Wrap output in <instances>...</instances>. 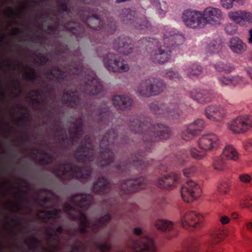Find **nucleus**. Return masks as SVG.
Masks as SVG:
<instances>
[{"label":"nucleus","instance_id":"1","mask_svg":"<svg viewBox=\"0 0 252 252\" xmlns=\"http://www.w3.org/2000/svg\"><path fill=\"white\" fill-rule=\"evenodd\" d=\"M128 126L130 129L140 135L145 145V151H141L132 155L128 162H116V170L120 174H128L131 166L138 170H142L148 166L153 160H148L144 158L146 151L151 149L154 142L158 139H165L170 135L171 130L167 126L160 124L153 125L149 118L133 117L130 118Z\"/></svg>","mask_w":252,"mask_h":252},{"label":"nucleus","instance_id":"2","mask_svg":"<svg viewBox=\"0 0 252 252\" xmlns=\"http://www.w3.org/2000/svg\"><path fill=\"white\" fill-rule=\"evenodd\" d=\"M118 136L115 129L106 133L100 143V152L96 153L92 139L85 136L78 147L75 154L76 160L85 165L94 161L98 166L104 167L109 165L114 160V154L112 151L111 145L118 143Z\"/></svg>","mask_w":252,"mask_h":252},{"label":"nucleus","instance_id":"3","mask_svg":"<svg viewBox=\"0 0 252 252\" xmlns=\"http://www.w3.org/2000/svg\"><path fill=\"white\" fill-rule=\"evenodd\" d=\"M163 40L164 45H161L159 41L154 38H143L142 42L146 44L149 49L151 59L155 63L160 64L168 62L171 56L172 50L178 45L182 44L184 41V36L176 31H166L164 33Z\"/></svg>","mask_w":252,"mask_h":252},{"label":"nucleus","instance_id":"4","mask_svg":"<svg viewBox=\"0 0 252 252\" xmlns=\"http://www.w3.org/2000/svg\"><path fill=\"white\" fill-rule=\"evenodd\" d=\"M54 174L61 181L64 180L65 176L72 179H87L92 174V170L87 165L80 166L64 162L60 165V167L54 171Z\"/></svg>","mask_w":252,"mask_h":252},{"label":"nucleus","instance_id":"5","mask_svg":"<svg viewBox=\"0 0 252 252\" xmlns=\"http://www.w3.org/2000/svg\"><path fill=\"white\" fill-rule=\"evenodd\" d=\"M166 85L160 79L151 77L143 80L137 89L142 96L149 97L158 95L164 91Z\"/></svg>","mask_w":252,"mask_h":252},{"label":"nucleus","instance_id":"6","mask_svg":"<svg viewBox=\"0 0 252 252\" xmlns=\"http://www.w3.org/2000/svg\"><path fill=\"white\" fill-rule=\"evenodd\" d=\"M70 216L72 220H79L80 226L90 229L93 233H96L101 226H105L111 219V216L109 214H107L102 217L95 219L91 223L85 212L80 210H79V214H70Z\"/></svg>","mask_w":252,"mask_h":252},{"label":"nucleus","instance_id":"7","mask_svg":"<svg viewBox=\"0 0 252 252\" xmlns=\"http://www.w3.org/2000/svg\"><path fill=\"white\" fill-rule=\"evenodd\" d=\"M133 233L140 236L139 240H133L129 244L132 252H156L153 240L148 235L143 233L142 230L137 227L133 229Z\"/></svg>","mask_w":252,"mask_h":252},{"label":"nucleus","instance_id":"8","mask_svg":"<svg viewBox=\"0 0 252 252\" xmlns=\"http://www.w3.org/2000/svg\"><path fill=\"white\" fill-rule=\"evenodd\" d=\"M103 63L109 72H124L129 69V65L125 60L111 53H108L103 56Z\"/></svg>","mask_w":252,"mask_h":252},{"label":"nucleus","instance_id":"9","mask_svg":"<svg viewBox=\"0 0 252 252\" xmlns=\"http://www.w3.org/2000/svg\"><path fill=\"white\" fill-rule=\"evenodd\" d=\"M136 12L129 8L123 9L120 14V18L124 23L132 25L137 29H149L151 25L147 18L144 16L135 17Z\"/></svg>","mask_w":252,"mask_h":252},{"label":"nucleus","instance_id":"10","mask_svg":"<svg viewBox=\"0 0 252 252\" xmlns=\"http://www.w3.org/2000/svg\"><path fill=\"white\" fill-rule=\"evenodd\" d=\"M94 200L93 196L90 193L83 194L78 193L73 195L72 197V202L78 208H76L75 206L69 203H66L65 204V209L68 213L69 218L70 219L71 212H76L79 214V210L82 211V209L86 208H88L90 207Z\"/></svg>","mask_w":252,"mask_h":252},{"label":"nucleus","instance_id":"11","mask_svg":"<svg viewBox=\"0 0 252 252\" xmlns=\"http://www.w3.org/2000/svg\"><path fill=\"white\" fill-rule=\"evenodd\" d=\"M202 190L196 182L188 180L181 188V195L186 202H191L201 196Z\"/></svg>","mask_w":252,"mask_h":252},{"label":"nucleus","instance_id":"12","mask_svg":"<svg viewBox=\"0 0 252 252\" xmlns=\"http://www.w3.org/2000/svg\"><path fill=\"white\" fill-rule=\"evenodd\" d=\"M185 25L191 29L201 28L205 26L203 13L196 10H186L182 17Z\"/></svg>","mask_w":252,"mask_h":252},{"label":"nucleus","instance_id":"13","mask_svg":"<svg viewBox=\"0 0 252 252\" xmlns=\"http://www.w3.org/2000/svg\"><path fill=\"white\" fill-rule=\"evenodd\" d=\"M171 104L169 107L166 105L158 102H154L150 104L151 110L156 115L160 117H165L172 119H178L181 114L179 109Z\"/></svg>","mask_w":252,"mask_h":252},{"label":"nucleus","instance_id":"14","mask_svg":"<svg viewBox=\"0 0 252 252\" xmlns=\"http://www.w3.org/2000/svg\"><path fill=\"white\" fill-rule=\"evenodd\" d=\"M69 66L72 68L73 70L71 68H67L62 70L59 66H55L48 70L47 74L52 76L58 82H60L66 80V73L69 75H76L82 70L83 65L80 63H71Z\"/></svg>","mask_w":252,"mask_h":252},{"label":"nucleus","instance_id":"15","mask_svg":"<svg viewBox=\"0 0 252 252\" xmlns=\"http://www.w3.org/2000/svg\"><path fill=\"white\" fill-rule=\"evenodd\" d=\"M252 127V116L241 115L235 118L228 124V128L232 133H244Z\"/></svg>","mask_w":252,"mask_h":252},{"label":"nucleus","instance_id":"16","mask_svg":"<svg viewBox=\"0 0 252 252\" xmlns=\"http://www.w3.org/2000/svg\"><path fill=\"white\" fill-rule=\"evenodd\" d=\"M148 183L149 180L143 177L128 179L120 182V190L123 193L128 194L146 188Z\"/></svg>","mask_w":252,"mask_h":252},{"label":"nucleus","instance_id":"17","mask_svg":"<svg viewBox=\"0 0 252 252\" xmlns=\"http://www.w3.org/2000/svg\"><path fill=\"white\" fill-rule=\"evenodd\" d=\"M88 74L84 78V92L90 95H96L102 90L101 82L94 71L88 70Z\"/></svg>","mask_w":252,"mask_h":252},{"label":"nucleus","instance_id":"18","mask_svg":"<svg viewBox=\"0 0 252 252\" xmlns=\"http://www.w3.org/2000/svg\"><path fill=\"white\" fill-rule=\"evenodd\" d=\"M204 126V120L200 119L186 125L182 133V139L186 141L193 139L202 131Z\"/></svg>","mask_w":252,"mask_h":252},{"label":"nucleus","instance_id":"19","mask_svg":"<svg viewBox=\"0 0 252 252\" xmlns=\"http://www.w3.org/2000/svg\"><path fill=\"white\" fill-rule=\"evenodd\" d=\"M198 143L200 149L208 151L219 147L220 141L218 136L214 133L207 132L200 136Z\"/></svg>","mask_w":252,"mask_h":252},{"label":"nucleus","instance_id":"20","mask_svg":"<svg viewBox=\"0 0 252 252\" xmlns=\"http://www.w3.org/2000/svg\"><path fill=\"white\" fill-rule=\"evenodd\" d=\"M203 220V216L193 211H187L181 216V224L186 229L196 228Z\"/></svg>","mask_w":252,"mask_h":252},{"label":"nucleus","instance_id":"21","mask_svg":"<svg viewBox=\"0 0 252 252\" xmlns=\"http://www.w3.org/2000/svg\"><path fill=\"white\" fill-rule=\"evenodd\" d=\"M64 28L74 35L78 41H81L83 38L89 39L90 41L92 40L90 34H87V32L83 27L80 23L73 20L65 22L64 24Z\"/></svg>","mask_w":252,"mask_h":252},{"label":"nucleus","instance_id":"22","mask_svg":"<svg viewBox=\"0 0 252 252\" xmlns=\"http://www.w3.org/2000/svg\"><path fill=\"white\" fill-rule=\"evenodd\" d=\"M180 175L171 172L162 176L156 182V185L159 188L166 189H173L179 182Z\"/></svg>","mask_w":252,"mask_h":252},{"label":"nucleus","instance_id":"23","mask_svg":"<svg viewBox=\"0 0 252 252\" xmlns=\"http://www.w3.org/2000/svg\"><path fill=\"white\" fill-rule=\"evenodd\" d=\"M131 42L132 40L129 37L122 35L114 40L113 48L122 54L128 55L133 51Z\"/></svg>","mask_w":252,"mask_h":252},{"label":"nucleus","instance_id":"24","mask_svg":"<svg viewBox=\"0 0 252 252\" xmlns=\"http://www.w3.org/2000/svg\"><path fill=\"white\" fill-rule=\"evenodd\" d=\"M203 15L207 24H219L222 19V14L220 9L213 7H208L203 11Z\"/></svg>","mask_w":252,"mask_h":252},{"label":"nucleus","instance_id":"25","mask_svg":"<svg viewBox=\"0 0 252 252\" xmlns=\"http://www.w3.org/2000/svg\"><path fill=\"white\" fill-rule=\"evenodd\" d=\"M229 18L241 26L252 23V13L246 11L238 10L228 13Z\"/></svg>","mask_w":252,"mask_h":252},{"label":"nucleus","instance_id":"26","mask_svg":"<svg viewBox=\"0 0 252 252\" xmlns=\"http://www.w3.org/2000/svg\"><path fill=\"white\" fill-rule=\"evenodd\" d=\"M189 97L199 103H206L213 100V94L207 90L193 89L189 92Z\"/></svg>","mask_w":252,"mask_h":252},{"label":"nucleus","instance_id":"27","mask_svg":"<svg viewBox=\"0 0 252 252\" xmlns=\"http://www.w3.org/2000/svg\"><path fill=\"white\" fill-rule=\"evenodd\" d=\"M218 80L221 85L232 87L237 85L242 86L246 84L245 79L239 75H220L218 77Z\"/></svg>","mask_w":252,"mask_h":252},{"label":"nucleus","instance_id":"28","mask_svg":"<svg viewBox=\"0 0 252 252\" xmlns=\"http://www.w3.org/2000/svg\"><path fill=\"white\" fill-rule=\"evenodd\" d=\"M77 14L80 16L81 20L87 27L93 30H98L103 25L102 22L96 15H82L80 12H78Z\"/></svg>","mask_w":252,"mask_h":252},{"label":"nucleus","instance_id":"29","mask_svg":"<svg viewBox=\"0 0 252 252\" xmlns=\"http://www.w3.org/2000/svg\"><path fill=\"white\" fill-rule=\"evenodd\" d=\"M81 99L76 90L66 91L63 93L62 98L63 103L72 107L79 106Z\"/></svg>","mask_w":252,"mask_h":252},{"label":"nucleus","instance_id":"30","mask_svg":"<svg viewBox=\"0 0 252 252\" xmlns=\"http://www.w3.org/2000/svg\"><path fill=\"white\" fill-rule=\"evenodd\" d=\"M110 190V183L105 177H99L93 184V191L96 194L102 195L108 193Z\"/></svg>","mask_w":252,"mask_h":252},{"label":"nucleus","instance_id":"31","mask_svg":"<svg viewBox=\"0 0 252 252\" xmlns=\"http://www.w3.org/2000/svg\"><path fill=\"white\" fill-rule=\"evenodd\" d=\"M228 45L232 52L237 54H243L247 49L246 44L237 37H232L228 41Z\"/></svg>","mask_w":252,"mask_h":252},{"label":"nucleus","instance_id":"32","mask_svg":"<svg viewBox=\"0 0 252 252\" xmlns=\"http://www.w3.org/2000/svg\"><path fill=\"white\" fill-rule=\"evenodd\" d=\"M112 101L116 107L122 110L129 108L132 104V100L128 96L124 95L114 96Z\"/></svg>","mask_w":252,"mask_h":252},{"label":"nucleus","instance_id":"33","mask_svg":"<svg viewBox=\"0 0 252 252\" xmlns=\"http://www.w3.org/2000/svg\"><path fill=\"white\" fill-rule=\"evenodd\" d=\"M187 75L190 78L199 77L202 74V67L196 63H189L183 68Z\"/></svg>","mask_w":252,"mask_h":252},{"label":"nucleus","instance_id":"34","mask_svg":"<svg viewBox=\"0 0 252 252\" xmlns=\"http://www.w3.org/2000/svg\"><path fill=\"white\" fill-rule=\"evenodd\" d=\"M155 227L162 231H170L174 228L173 222L164 219H158L155 222Z\"/></svg>","mask_w":252,"mask_h":252},{"label":"nucleus","instance_id":"35","mask_svg":"<svg viewBox=\"0 0 252 252\" xmlns=\"http://www.w3.org/2000/svg\"><path fill=\"white\" fill-rule=\"evenodd\" d=\"M222 155L224 157L233 160H236L239 158L238 153L231 145H227L225 147Z\"/></svg>","mask_w":252,"mask_h":252},{"label":"nucleus","instance_id":"36","mask_svg":"<svg viewBox=\"0 0 252 252\" xmlns=\"http://www.w3.org/2000/svg\"><path fill=\"white\" fill-rule=\"evenodd\" d=\"M215 68L218 71H223L225 73H230L234 69V66L228 63L219 62L214 64Z\"/></svg>","mask_w":252,"mask_h":252},{"label":"nucleus","instance_id":"37","mask_svg":"<svg viewBox=\"0 0 252 252\" xmlns=\"http://www.w3.org/2000/svg\"><path fill=\"white\" fill-rule=\"evenodd\" d=\"M222 45L218 41L214 40L207 44L206 47L207 54L210 55L218 53L221 49Z\"/></svg>","mask_w":252,"mask_h":252},{"label":"nucleus","instance_id":"38","mask_svg":"<svg viewBox=\"0 0 252 252\" xmlns=\"http://www.w3.org/2000/svg\"><path fill=\"white\" fill-rule=\"evenodd\" d=\"M152 4L157 8L160 15H164L167 10V4L164 1L159 2L158 0H152Z\"/></svg>","mask_w":252,"mask_h":252},{"label":"nucleus","instance_id":"39","mask_svg":"<svg viewBox=\"0 0 252 252\" xmlns=\"http://www.w3.org/2000/svg\"><path fill=\"white\" fill-rule=\"evenodd\" d=\"M219 105H209L205 110V115L210 120L213 121Z\"/></svg>","mask_w":252,"mask_h":252},{"label":"nucleus","instance_id":"40","mask_svg":"<svg viewBox=\"0 0 252 252\" xmlns=\"http://www.w3.org/2000/svg\"><path fill=\"white\" fill-rule=\"evenodd\" d=\"M61 210L60 209H54L53 210H43L41 211V213H44L45 216L43 218V220L45 219H53L56 220L57 219L60 214L61 213Z\"/></svg>","mask_w":252,"mask_h":252},{"label":"nucleus","instance_id":"41","mask_svg":"<svg viewBox=\"0 0 252 252\" xmlns=\"http://www.w3.org/2000/svg\"><path fill=\"white\" fill-rule=\"evenodd\" d=\"M214 168L217 170H223L226 167V161L224 157L221 155L216 159L213 163Z\"/></svg>","mask_w":252,"mask_h":252},{"label":"nucleus","instance_id":"42","mask_svg":"<svg viewBox=\"0 0 252 252\" xmlns=\"http://www.w3.org/2000/svg\"><path fill=\"white\" fill-rule=\"evenodd\" d=\"M217 110V112L215 114V118H214V120L217 122H221L224 119V118L226 116L227 110L224 108V106H221L220 105H218V107Z\"/></svg>","mask_w":252,"mask_h":252},{"label":"nucleus","instance_id":"43","mask_svg":"<svg viewBox=\"0 0 252 252\" xmlns=\"http://www.w3.org/2000/svg\"><path fill=\"white\" fill-rule=\"evenodd\" d=\"M163 76L169 78L172 81H180L182 79V76L177 71H174L173 70H168L165 73L163 74Z\"/></svg>","mask_w":252,"mask_h":252},{"label":"nucleus","instance_id":"44","mask_svg":"<svg viewBox=\"0 0 252 252\" xmlns=\"http://www.w3.org/2000/svg\"><path fill=\"white\" fill-rule=\"evenodd\" d=\"M230 187V183L228 181L224 180L220 182L218 187V191L222 194H226Z\"/></svg>","mask_w":252,"mask_h":252},{"label":"nucleus","instance_id":"45","mask_svg":"<svg viewBox=\"0 0 252 252\" xmlns=\"http://www.w3.org/2000/svg\"><path fill=\"white\" fill-rule=\"evenodd\" d=\"M189 152L191 157L196 160L202 159L205 155L204 153L199 152L196 149L194 148H190L189 150Z\"/></svg>","mask_w":252,"mask_h":252},{"label":"nucleus","instance_id":"46","mask_svg":"<svg viewBox=\"0 0 252 252\" xmlns=\"http://www.w3.org/2000/svg\"><path fill=\"white\" fill-rule=\"evenodd\" d=\"M53 125L55 127L53 130L57 133V132L60 133L58 134V136L59 137V139H60V141L62 142H64L66 140H67L68 139V137H67V135L64 134V135H63V134H62L61 128L59 127V126L58 125V121L56 120H54L53 121Z\"/></svg>","mask_w":252,"mask_h":252},{"label":"nucleus","instance_id":"47","mask_svg":"<svg viewBox=\"0 0 252 252\" xmlns=\"http://www.w3.org/2000/svg\"><path fill=\"white\" fill-rule=\"evenodd\" d=\"M40 154L42 155L44 157L40 159V162L43 164H49L52 163L53 160V156L47 152H41Z\"/></svg>","mask_w":252,"mask_h":252},{"label":"nucleus","instance_id":"48","mask_svg":"<svg viewBox=\"0 0 252 252\" xmlns=\"http://www.w3.org/2000/svg\"><path fill=\"white\" fill-rule=\"evenodd\" d=\"M60 11L62 12H66L68 14H72V9L70 7L67 3L64 0L59 1Z\"/></svg>","mask_w":252,"mask_h":252},{"label":"nucleus","instance_id":"49","mask_svg":"<svg viewBox=\"0 0 252 252\" xmlns=\"http://www.w3.org/2000/svg\"><path fill=\"white\" fill-rule=\"evenodd\" d=\"M69 133L70 134L69 140L72 143L76 141L77 140L79 139L82 136V132H80L78 130H76L74 129H73V130H70L69 131Z\"/></svg>","mask_w":252,"mask_h":252},{"label":"nucleus","instance_id":"50","mask_svg":"<svg viewBox=\"0 0 252 252\" xmlns=\"http://www.w3.org/2000/svg\"><path fill=\"white\" fill-rule=\"evenodd\" d=\"M240 205L244 208H252V197L248 196L240 201Z\"/></svg>","mask_w":252,"mask_h":252},{"label":"nucleus","instance_id":"51","mask_svg":"<svg viewBox=\"0 0 252 252\" xmlns=\"http://www.w3.org/2000/svg\"><path fill=\"white\" fill-rule=\"evenodd\" d=\"M72 125L74 126L73 129L78 130L82 133L83 132L84 124L82 118H78L76 121L72 123Z\"/></svg>","mask_w":252,"mask_h":252},{"label":"nucleus","instance_id":"52","mask_svg":"<svg viewBox=\"0 0 252 252\" xmlns=\"http://www.w3.org/2000/svg\"><path fill=\"white\" fill-rule=\"evenodd\" d=\"M31 72L27 73L25 74V78L30 81H36L38 80V77L36 74L35 70L31 69Z\"/></svg>","mask_w":252,"mask_h":252},{"label":"nucleus","instance_id":"53","mask_svg":"<svg viewBox=\"0 0 252 252\" xmlns=\"http://www.w3.org/2000/svg\"><path fill=\"white\" fill-rule=\"evenodd\" d=\"M196 170V168L194 166H191L189 168H185L183 170V174L185 176L189 177L193 175Z\"/></svg>","mask_w":252,"mask_h":252},{"label":"nucleus","instance_id":"54","mask_svg":"<svg viewBox=\"0 0 252 252\" xmlns=\"http://www.w3.org/2000/svg\"><path fill=\"white\" fill-rule=\"evenodd\" d=\"M225 32L230 34L235 33L237 31V27L233 24H227L225 27Z\"/></svg>","mask_w":252,"mask_h":252},{"label":"nucleus","instance_id":"55","mask_svg":"<svg viewBox=\"0 0 252 252\" xmlns=\"http://www.w3.org/2000/svg\"><path fill=\"white\" fill-rule=\"evenodd\" d=\"M234 0H220L221 6L225 9H230L233 7Z\"/></svg>","mask_w":252,"mask_h":252},{"label":"nucleus","instance_id":"56","mask_svg":"<svg viewBox=\"0 0 252 252\" xmlns=\"http://www.w3.org/2000/svg\"><path fill=\"white\" fill-rule=\"evenodd\" d=\"M186 156L183 152H180L176 157L175 160L180 164H183L185 161Z\"/></svg>","mask_w":252,"mask_h":252},{"label":"nucleus","instance_id":"57","mask_svg":"<svg viewBox=\"0 0 252 252\" xmlns=\"http://www.w3.org/2000/svg\"><path fill=\"white\" fill-rule=\"evenodd\" d=\"M239 179L242 182L244 183H249L251 181H252V176L251 177L248 174L240 175Z\"/></svg>","mask_w":252,"mask_h":252},{"label":"nucleus","instance_id":"58","mask_svg":"<svg viewBox=\"0 0 252 252\" xmlns=\"http://www.w3.org/2000/svg\"><path fill=\"white\" fill-rule=\"evenodd\" d=\"M37 57L39 60L40 63L42 64H45L46 63L50 62L49 59L47 56L42 54H39L37 55Z\"/></svg>","mask_w":252,"mask_h":252},{"label":"nucleus","instance_id":"59","mask_svg":"<svg viewBox=\"0 0 252 252\" xmlns=\"http://www.w3.org/2000/svg\"><path fill=\"white\" fill-rule=\"evenodd\" d=\"M39 241L35 237H33L31 238V245L30 246V249L33 251L36 248L37 245L38 244Z\"/></svg>","mask_w":252,"mask_h":252},{"label":"nucleus","instance_id":"60","mask_svg":"<svg viewBox=\"0 0 252 252\" xmlns=\"http://www.w3.org/2000/svg\"><path fill=\"white\" fill-rule=\"evenodd\" d=\"M244 147L246 151L249 152H252V139L248 140L244 144Z\"/></svg>","mask_w":252,"mask_h":252},{"label":"nucleus","instance_id":"61","mask_svg":"<svg viewBox=\"0 0 252 252\" xmlns=\"http://www.w3.org/2000/svg\"><path fill=\"white\" fill-rule=\"evenodd\" d=\"M117 28V26L115 22H112L108 27L107 31L108 33L110 34L113 33Z\"/></svg>","mask_w":252,"mask_h":252},{"label":"nucleus","instance_id":"62","mask_svg":"<svg viewBox=\"0 0 252 252\" xmlns=\"http://www.w3.org/2000/svg\"><path fill=\"white\" fill-rule=\"evenodd\" d=\"M106 112L107 111L106 110H105L104 112L103 111L102 113H101L99 111L97 119L99 121H103V120H105L106 118H105V116L107 115Z\"/></svg>","mask_w":252,"mask_h":252},{"label":"nucleus","instance_id":"63","mask_svg":"<svg viewBox=\"0 0 252 252\" xmlns=\"http://www.w3.org/2000/svg\"><path fill=\"white\" fill-rule=\"evenodd\" d=\"M49 201L48 198H44L42 199H37L36 201L38 203V204L43 207L45 204H46Z\"/></svg>","mask_w":252,"mask_h":252},{"label":"nucleus","instance_id":"64","mask_svg":"<svg viewBox=\"0 0 252 252\" xmlns=\"http://www.w3.org/2000/svg\"><path fill=\"white\" fill-rule=\"evenodd\" d=\"M229 218L226 216H222L220 218V221L222 224H225L229 222Z\"/></svg>","mask_w":252,"mask_h":252}]
</instances>
